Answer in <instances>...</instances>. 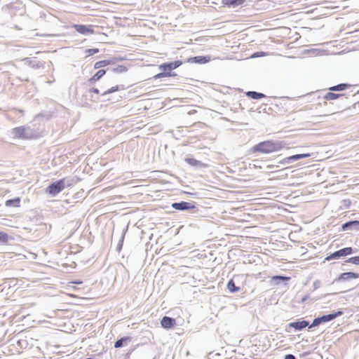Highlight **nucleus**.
<instances>
[{"label":"nucleus","mask_w":359,"mask_h":359,"mask_svg":"<svg viewBox=\"0 0 359 359\" xmlns=\"http://www.w3.org/2000/svg\"><path fill=\"white\" fill-rule=\"evenodd\" d=\"M284 148H289L287 144L283 140H264L255 144L250 150L252 154H269L278 152Z\"/></svg>","instance_id":"nucleus-1"},{"label":"nucleus","mask_w":359,"mask_h":359,"mask_svg":"<svg viewBox=\"0 0 359 359\" xmlns=\"http://www.w3.org/2000/svg\"><path fill=\"white\" fill-rule=\"evenodd\" d=\"M171 208L179 211H189L194 217L201 215L200 210L196 205L195 201H184L174 202L171 204Z\"/></svg>","instance_id":"nucleus-2"},{"label":"nucleus","mask_w":359,"mask_h":359,"mask_svg":"<svg viewBox=\"0 0 359 359\" xmlns=\"http://www.w3.org/2000/svg\"><path fill=\"white\" fill-rule=\"evenodd\" d=\"M343 314V311L339 309L337 311L316 317L313 319L312 323L309 325V329L317 327L322 323L330 322L335 318L342 316Z\"/></svg>","instance_id":"nucleus-3"},{"label":"nucleus","mask_w":359,"mask_h":359,"mask_svg":"<svg viewBox=\"0 0 359 359\" xmlns=\"http://www.w3.org/2000/svg\"><path fill=\"white\" fill-rule=\"evenodd\" d=\"M66 186L69 187L70 184H66L65 178L60 179L50 183L46 189V192L50 196L55 197L60 193Z\"/></svg>","instance_id":"nucleus-4"},{"label":"nucleus","mask_w":359,"mask_h":359,"mask_svg":"<svg viewBox=\"0 0 359 359\" xmlns=\"http://www.w3.org/2000/svg\"><path fill=\"white\" fill-rule=\"evenodd\" d=\"M182 61L180 60L163 62L158 65V69L168 74V77L175 76H177V74L172 71L182 65Z\"/></svg>","instance_id":"nucleus-5"},{"label":"nucleus","mask_w":359,"mask_h":359,"mask_svg":"<svg viewBox=\"0 0 359 359\" xmlns=\"http://www.w3.org/2000/svg\"><path fill=\"white\" fill-rule=\"evenodd\" d=\"M310 156H311L310 153L298 154H294V155L287 156V157L282 159L281 161H280L278 163L280 164H283V165H287V164H290L294 161H299V160H301V159H303L305 158H309Z\"/></svg>","instance_id":"nucleus-6"},{"label":"nucleus","mask_w":359,"mask_h":359,"mask_svg":"<svg viewBox=\"0 0 359 359\" xmlns=\"http://www.w3.org/2000/svg\"><path fill=\"white\" fill-rule=\"evenodd\" d=\"M358 278H359V273H358L351 272V271L344 272V273H341L337 278L334 279L332 284H334V283H339L340 281H346L351 278L356 279Z\"/></svg>","instance_id":"nucleus-7"},{"label":"nucleus","mask_w":359,"mask_h":359,"mask_svg":"<svg viewBox=\"0 0 359 359\" xmlns=\"http://www.w3.org/2000/svg\"><path fill=\"white\" fill-rule=\"evenodd\" d=\"M184 161L190 166L195 168L196 169H203L208 167V164L203 163L198 160L192 158L191 156H187Z\"/></svg>","instance_id":"nucleus-8"},{"label":"nucleus","mask_w":359,"mask_h":359,"mask_svg":"<svg viewBox=\"0 0 359 359\" xmlns=\"http://www.w3.org/2000/svg\"><path fill=\"white\" fill-rule=\"evenodd\" d=\"M311 324L308 320L301 319L296 320L295 321L290 323L287 326L290 328H294L297 331H301L306 327H309Z\"/></svg>","instance_id":"nucleus-9"},{"label":"nucleus","mask_w":359,"mask_h":359,"mask_svg":"<svg viewBox=\"0 0 359 359\" xmlns=\"http://www.w3.org/2000/svg\"><path fill=\"white\" fill-rule=\"evenodd\" d=\"M210 60L211 58L209 55H198L187 58L186 62L191 64H206L210 62Z\"/></svg>","instance_id":"nucleus-10"},{"label":"nucleus","mask_w":359,"mask_h":359,"mask_svg":"<svg viewBox=\"0 0 359 359\" xmlns=\"http://www.w3.org/2000/svg\"><path fill=\"white\" fill-rule=\"evenodd\" d=\"M12 135L15 138L18 139H29L30 137L26 132L24 126L16 127L12 129Z\"/></svg>","instance_id":"nucleus-11"},{"label":"nucleus","mask_w":359,"mask_h":359,"mask_svg":"<svg viewBox=\"0 0 359 359\" xmlns=\"http://www.w3.org/2000/svg\"><path fill=\"white\" fill-rule=\"evenodd\" d=\"M342 231H359V220H350L341 225Z\"/></svg>","instance_id":"nucleus-12"},{"label":"nucleus","mask_w":359,"mask_h":359,"mask_svg":"<svg viewBox=\"0 0 359 359\" xmlns=\"http://www.w3.org/2000/svg\"><path fill=\"white\" fill-rule=\"evenodd\" d=\"M176 325V320L175 318L165 316L161 320V325L164 329H171Z\"/></svg>","instance_id":"nucleus-13"},{"label":"nucleus","mask_w":359,"mask_h":359,"mask_svg":"<svg viewBox=\"0 0 359 359\" xmlns=\"http://www.w3.org/2000/svg\"><path fill=\"white\" fill-rule=\"evenodd\" d=\"M124 89H125V86H124V85H122V84L121 85H116L115 86H113V87L109 88L107 90H106L103 93L100 94V97H102L101 101L102 102H104L106 100H110L109 98H107V96L109 94H111V93L119 91V90H124Z\"/></svg>","instance_id":"nucleus-14"},{"label":"nucleus","mask_w":359,"mask_h":359,"mask_svg":"<svg viewBox=\"0 0 359 359\" xmlns=\"http://www.w3.org/2000/svg\"><path fill=\"white\" fill-rule=\"evenodd\" d=\"M72 27H74L76 32L83 35L94 33V30L90 26L88 27L81 24H73Z\"/></svg>","instance_id":"nucleus-15"},{"label":"nucleus","mask_w":359,"mask_h":359,"mask_svg":"<svg viewBox=\"0 0 359 359\" xmlns=\"http://www.w3.org/2000/svg\"><path fill=\"white\" fill-rule=\"evenodd\" d=\"M25 64H27L29 67L33 69H38L40 68H43L44 62L36 60V59H32L29 57H25L24 59Z\"/></svg>","instance_id":"nucleus-16"},{"label":"nucleus","mask_w":359,"mask_h":359,"mask_svg":"<svg viewBox=\"0 0 359 359\" xmlns=\"http://www.w3.org/2000/svg\"><path fill=\"white\" fill-rule=\"evenodd\" d=\"M132 341V337L129 336H125L121 337L118 340H116L114 343V348H122L128 345Z\"/></svg>","instance_id":"nucleus-17"},{"label":"nucleus","mask_w":359,"mask_h":359,"mask_svg":"<svg viewBox=\"0 0 359 359\" xmlns=\"http://www.w3.org/2000/svg\"><path fill=\"white\" fill-rule=\"evenodd\" d=\"M335 252L337 254L338 259H340L343 257L352 255L353 253L355 252V250L351 247H346L335 251Z\"/></svg>","instance_id":"nucleus-18"},{"label":"nucleus","mask_w":359,"mask_h":359,"mask_svg":"<svg viewBox=\"0 0 359 359\" xmlns=\"http://www.w3.org/2000/svg\"><path fill=\"white\" fill-rule=\"evenodd\" d=\"M290 278L282 276V275H276L273 276L271 278V284L272 285H279L280 282H284L285 284H287V282L290 280Z\"/></svg>","instance_id":"nucleus-19"},{"label":"nucleus","mask_w":359,"mask_h":359,"mask_svg":"<svg viewBox=\"0 0 359 359\" xmlns=\"http://www.w3.org/2000/svg\"><path fill=\"white\" fill-rule=\"evenodd\" d=\"M245 0H222V3L229 8H236L245 2Z\"/></svg>","instance_id":"nucleus-20"},{"label":"nucleus","mask_w":359,"mask_h":359,"mask_svg":"<svg viewBox=\"0 0 359 359\" xmlns=\"http://www.w3.org/2000/svg\"><path fill=\"white\" fill-rule=\"evenodd\" d=\"M344 96L345 93H334L332 92H328L323 96V99L325 101L333 100L338 98H343Z\"/></svg>","instance_id":"nucleus-21"},{"label":"nucleus","mask_w":359,"mask_h":359,"mask_svg":"<svg viewBox=\"0 0 359 359\" xmlns=\"http://www.w3.org/2000/svg\"><path fill=\"white\" fill-rule=\"evenodd\" d=\"M128 225L126 226L122 229L121 238L118 241V245H117L116 249L118 252H120L123 248V241H124L125 236L128 231Z\"/></svg>","instance_id":"nucleus-22"},{"label":"nucleus","mask_w":359,"mask_h":359,"mask_svg":"<svg viewBox=\"0 0 359 359\" xmlns=\"http://www.w3.org/2000/svg\"><path fill=\"white\" fill-rule=\"evenodd\" d=\"M234 278L235 277L230 279L226 285V288L231 293H235L241 290V287L236 285Z\"/></svg>","instance_id":"nucleus-23"},{"label":"nucleus","mask_w":359,"mask_h":359,"mask_svg":"<svg viewBox=\"0 0 359 359\" xmlns=\"http://www.w3.org/2000/svg\"><path fill=\"white\" fill-rule=\"evenodd\" d=\"M107 72V69H100L98 70L89 80L88 81L90 83H94L95 82L99 81Z\"/></svg>","instance_id":"nucleus-24"},{"label":"nucleus","mask_w":359,"mask_h":359,"mask_svg":"<svg viewBox=\"0 0 359 359\" xmlns=\"http://www.w3.org/2000/svg\"><path fill=\"white\" fill-rule=\"evenodd\" d=\"M21 199L20 197H15L11 199H8L5 202L6 207H20Z\"/></svg>","instance_id":"nucleus-25"},{"label":"nucleus","mask_w":359,"mask_h":359,"mask_svg":"<svg viewBox=\"0 0 359 359\" xmlns=\"http://www.w3.org/2000/svg\"><path fill=\"white\" fill-rule=\"evenodd\" d=\"M245 95L247 97H248L251 99H253V100H259V99L266 97V95L262 93H259V92L253 91V90L248 91L245 93Z\"/></svg>","instance_id":"nucleus-26"},{"label":"nucleus","mask_w":359,"mask_h":359,"mask_svg":"<svg viewBox=\"0 0 359 359\" xmlns=\"http://www.w3.org/2000/svg\"><path fill=\"white\" fill-rule=\"evenodd\" d=\"M111 64H113V61L111 60V58L108 59V60H100L95 63L94 69H100L102 67H106V66L111 65Z\"/></svg>","instance_id":"nucleus-27"},{"label":"nucleus","mask_w":359,"mask_h":359,"mask_svg":"<svg viewBox=\"0 0 359 359\" xmlns=\"http://www.w3.org/2000/svg\"><path fill=\"white\" fill-rule=\"evenodd\" d=\"M348 87H350V85L346 83H342L337 84L336 86H332L329 88L331 91H343L346 90Z\"/></svg>","instance_id":"nucleus-28"},{"label":"nucleus","mask_w":359,"mask_h":359,"mask_svg":"<svg viewBox=\"0 0 359 359\" xmlns=\"http://www.w3.org/2000/svg\"><path fill=\"white\" fill-rule=\"evenodd\" d=\"M92 93H95L97 95L100 94V90L97 88H92L88 90V92L86 94V98L88 99V97H89V100L91 101H95V98H94ZM97 99V97H96Z\"/></svg>","instance_id":"nucleus-29"},{"label":"nucleus","mask_w":359,"mask_h":359,"mask_svg":"<svg viewBox=\"0 0 359 359\" xmlns=\"http://www.w3.org/2000/svg\"><path fill=\"white\" fill-rule=\"evenodd\" d=\"M111 71L114 73H123L126 72L128 71V68L124 65H118L116 67L113 68Z\"/></svg>","instance_id":"nucleus-30"},{"label":"nucleus","mask_w":359,"mask_h":359,"mask_svg":"<svg viewBox=\"0 0 359 359\" xmlns=\"http://www.w3.org/2000/svg\"><path fill=\"white\" fill-rule=\"evenodd\" d=\"M8 235L4 231H0V242L7 243L8 241Z\"/></svg>","instance_id":"nucleus-31"},{"label":"nucleus","mask_w":359,"mask_h":359,"mask_svg":"<svg viewBox=\"0 0 359 359\" xmlns=\"http://www.w3.org/2000/svg\"><path fill=\"white\" fill-rule=\"evenodd\" d=\"M346 263H351L355 265H359V256H355L347 259Z\"/></svg>","instance_id":"nucleus-32"},{"label":"nucleus","mask_w":359,"mask_h":359,"mask_svg":"<svg viewBox=\"0 0 359 359\" xmlns=\"http://www.w3.org/2000/svg\"><path fill=\"white\" fill-rule=\"evenodd\" d=\"M266 55V53L265 52L257 51V52L253 53L251 55L250 57L251 58L260 57H262V56H265Z\"/></svg>","instance_id":"nucleus-33"},{"label":"nucleus","mask_w":359,"mask_h":359,"mask_svg":"<svg viewBox=\"0 0 359 359\" xmlns=\"http://www.w3.org/2000/svg\"><path fill=\"white\" fill-rule=\"evenodd\" d=\"M163 77H168V74L165 73L164 71L156 74L153 76L154 79H158Z\"/></svg>","instance_id":"nucleus-34"},{"label":"nucleus","mask_w":359,"mask_h":359,"mask_svg":"<svg viewBox=\"0 0 359 359\" xmlns=\"http://www.w3.org/2000/svg\"><path fill=\"white\" fill-rule=\"evenodd\" d=\"M163 77H168V74L165 73L164 71L156 74L153 76L154 79H158Z\"/></svg>","instance_id":"nucleus-35"},{"label":"nucleus","mask_w":359,"mask_h":359,"mask_svg":"<svg viewBox=\"0 0 359 359\" xmlns=\"http://www.w3.org/2000/svg\"><path fill=\"white\" fill-rule=\"evenodd\" d=\"M86 53L88 54V55H93L97 53H99V49L94 48H88L86 50Z\"/></svg>","instance_id":"nucleus-36"},{"label":"nucleus","mask_w":359,"mask_h":359,"mask_svg":"<svg viewBox=\"0 0 359 359\" xmlns=\"http://www.w3.org/2000/svg\"><path fill=\"white\" fill-rule=\"evenodd\" d=\"M332 259H339L335 252L331 253L325 258V260L327 261H330Z\"/></svg>","instance_id":"nucleus-37"},{"label":"nucleus","mask_w":359,"mask_h":359,"mask_svg":"<svg viewBox=\"0 0 359 359\" xmlns=\"http://www.w3.org/2000/svg\"><path fill=\"white\" fill-rule=\"evenodd\" d=\"M332 259H339L335 252L331 253L325 258V260L327 261H330Z\"/></svg>","instance_id":"nucleus-38"},{"label":"nucleus","mask_w":359,"mask_h":359,"mask_svg":"<svg viewBox=\"0 0 359 359\" xmlns=\"http://www.w3.org/2000/svg\"><path fill=\"white\" fill-rule=\"evenodd\" d=\"M321 285V283L319 280H316L313 283V287L314 290L318 289Z\"/></svg>","instance_id":"nucleus-39"},{"label":"nucleus","mask_w":359,"mask_h":359,"mask_svg":"<svg viewBox=\"0 0 359 359\" xmlns=\"http://www.w3.org/2000/svg\"><path fill=\"white\" fill-rule=\"evenodd\" d=\"M124 58L122 57H114L111 58V60L113 61V64L116 63L117 62L123 60Z\"/></svg>","instance_id":"nucleus-40"},{"label":"nucleus","mask_w":359,"mask_h":359,"mask_svg":"<svg viewBox=\"0 0 359 359\" xmlns=\"http://www.w3.org/2000/svg\"><path fill=\"white\" fill-rule=\"evenodd\" d=\"M342 203L343 205L346 208H348L351 203L349 199L343 200Z\"/></svg>","instance_id":"nucleus-41"},{"label":"nucleus","mask_w":359,"mask_h":359,"mask_svg":"<svg viewBox=\"0 0 359 359\" xmlns=\"http://www.w3.org/2000/svg\"><path fill=\"white\" fill-rule=\"evenodd\" d=\"M284 359H297L296 357L293 354H286L284 357Z\"/></svg>","instance_id":"nucleus-42"},{"label":"nucleus","mask_w":359,"mask_h":359,"mask_svg":"<svg viewBox=\"0 0 359 359\" xmlns=\"http://www.w3.org/2000/svg\"><path fill=\"white\" fill-rule=\"evenodd\" d=\"M309 298H310V295H309V294H306V295H304V296L301 299L300 302L304 303V302H305L306 301H307Z\"/></svg>","instance_id":"nucleus-43"},{"label":"nucleus","mask_w":359,"mask_h":359,"mask_svg":"<svg viewBox=\"0 0 359 359\" xmlns=\"http://www.w3.org/2000/svg\"><path fill=\"white\" fill-rule=\"evenodd\" d=\"M130 353H131V352L128 353L126 355V358H125V359L129 358Z\"/></svg>","instance_id":"nucleus-44"},{"label":"nucleus","mask_w":359,"mask_h":359,"mask_svg":"<svg viewBox=\"0 0 359 359\" xmlns=\"http://www.w3.org/2000/svg\"><path fill=\"white\" fill-rule=\"evenodd\" d=\"M15 27V29H20L19 27H18L17 25H15V27Z\"/></svg>","instance_id":"nucleus-45"},{"label":"nucleus","mask_w":359,"mask_h":359,"mask_svg":"<svg viewBox=\"0 0 359 359\" xmlns=\"http://www.w3.org/2000/svg\"><path fill=\"white\" fill-rule=\"evenodd\" d=\"M75 283H77V284H79V283H81L82 282H81V281L78 280V281H76V282H75Z\"/></svg>","instance_id":"nucleus-46"},{"label":"nucleus","mask_w":359,"mask_h":359,"mask_svg":"<svg viewBox=\"0 0 359 359\" xmlns=\"http://www.w3.org/2000/svg\"><path fill=\"white\" fill-rule=\"evenodd\" d=\"M357 104H359V102H357V103L354 104V105H353V106H354V107H355V106H356Z\"/></svg>","instance_id":"nucleus-47"},{"label":"nucleus","mask_w":359,"mask_h":359,"mask_svg":"<svg viewBox=\"0 0 359 359\" xmlns=\"http://www.w3.org/2000/svg\"><path fill=\"white\" fill-rule=\"evenodd\" d=\"M272 167H273V165H268V168H272Z\"/></svg>","instance_id":"nucleus-48"}]
</instances>
